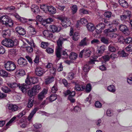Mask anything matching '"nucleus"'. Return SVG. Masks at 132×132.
<instances>
[{"instance_id": "f8f14e48", "label": "nucleus", "mask_w": 132, "mask_h": 132, "mask_svg": "<svg viewBox=\"0 0 132 132\" xmlns=\"http://www.w3.org/2000/svg\"><path fill=\"white\" fill-rule=\"evenodd\" d=\"M119 29L126 35L127 36L130 34V32L126 25H120Z\"/></svg>"}, {"instance_id": "f257e3e1", "label": "nucleus", "mask_w": 132, "mask_h": 132, "mask_svg": "<svg viewBox=\"0 0 132 132\" xmlns=\"http://www.w3.org/2000/svg\"><path fill=\"white\" fill-rule=\"evenodd\" d=\"M18 40L15 39L13 40L8 38H5L2 42V44L4 46L9 48H12L18 45Z\"/></svg>"}, {"instance_id": "c756f323", "label": "nucleus", "mask_w": 132, "mask_h": 132, "mask_svg": "<svg viewBox=\"0 0 132 132\" xmlns=\"http://www.w3.org/2000/svg\"><path fill=\"white\" fill-rule=\"evenodd\" d=\"M119 3L122 7L125 8L128 7V4L125 0H119Z\"/></svg>"}, {"instance_id": "4be33fe9", "label": "nucleus", "mask_w": 132, "mask_h": 132, "mask_svg": "<svg viewBox=\"0 0 132 132\" xmlns=\"http://www.w3.org/2000/svg\"><path fill=\"white\" fill-rule=\"evenodd\" d=\"M88 40L85 37L82 40L79 44V45L80 46H87L89 44L87 42Z\"/></svg>"}, {"instance_id": "3c124183", "label": "nucleus", "mask_w": 132, "mask_h": 132, "mask_svg": "<svg viewBox=\"0 0 132 132\" xmlns=\"http://www.w3.org/2000/svg\"><path fill=\"white\" fill-rule=\"evenodd\" d=\"M108 49L111 52H114L116 51L115 47L113 45H110L108 47Z\"/></svg>"}, {"instance_id": "338daca9", "label": "nucleus", "mask_w": 132, "mask_h": 132, "mask_svg": "<svg viewBox=\"0 0 132 132\" xmlns=\"http://www.w3.org/2000/svg\"><path fill=\"white\" fill-rule=\"evenodd\" d=\"M125 39L123 37L121 36L118 39V41L121 43H123L125 42Z\"/></svg>"}, {"instance_id": "79ce46f5", "label": "nucleus", "mask_w": 132, "mask_h": 132, "mask_svg": "<svg viewBox=\"0 0 132 132\" xmlns=\"http://www.w3.org/2000/svg\"><path fill=\"white\" fill-rule=\"evenodd\" d=\"M79 37V34L77 32H76L73 35L72 37V39L74 41H76L78 40Z\"/></svg>"}, {"instance_id": "b1692460", "label": "nucleus", "mask_w": 132, "mask_h": 132, "mask_svg": "<svg viewBox=\"0 0 132 132\" xmlns=\"http://www.w3.org/2000/svg\"><path fill=\"white\" fill-rule=\"evenodd\" d=\"M39 109V108L38 107H35L34 109L28 117V119L29 120H30L31 119Z\"/></svg>"}, {"instance_id": "a211bd4d", "label": "nucleus", "mask_w": 132, "mask_h": 132, "mask_svg": "<svg viewBox=\"0 0 132 132\" xmlns=\"http://www.w3.org/2000/svg\"><path fill=\"white\" fill-rule=\"evenodd\" d=\"M8 108L12 111H15L18 110V106L15 104H8Z\"/></svg>"}, {"instance_id": "2eb2a0df", "label": "nucleus", "mask_w": 132, "mask_h": 132, "mask_svg": "<svg viewBox=\"0 0 132 132\" xmlns=\"http://www.w3.org/2000/svg\"><path fill=\"white\" fill-rule=\"evenodd\" d=\"M16 31L20 35H23L26 33V31L23 28L19 27H17L15 29Z\"/></svg>"}, {"instance_id": "ea45409f", "label": "nucleus", "mask_w": 132, "mask_h": 132, "mask_svg": "<svg viewBox=\"0 0 132 132\" xmlns=\"http://www.w3.org/2000/svg\"><path fill=\"white\" fill-rule=\"evenodd\" d=\"M34 100V98H29L27 106L28 108H31L33 105Z\"/></svg>"}, {"instance_id": "f3484780", "label": "nucleus", "mask_w": 132, "mask_h": 132, "mask_svg": "<svg viewBox=\"0 0 132 132\" xmlns=\"http://www.w3.org/2000/svg\"><path fill=\"white\" fill-rule=\"evenodd\" d=\"M44 35L46 37L52 38L53 37V33L52 32L48 30H45L43 32Z\"/></svg>"}, {"instance_id": "5fc2aeb1", "label": "nucleus", "mask_w": 132, "mask_h": 132, "mask_svg": "<svg viewBox=\"0 0 132 132\" xmlns=\"http://www.w3.org/2000/svg\"><path fill=\"white\" fill-rule=\"evenodd\" d=\"M67 52H68V51L67 50L63 51L62 55L63 56V57L64 58L67 59L68 57V55Z\"/></svg>"}, {"instance_id": "473e14b6", "label": "nucleus", "mask_w": 132, "mask_h": 132, "mask_svg": "<svg viewBox=\"0 0 132 132\" xmlns=\"http://www.w3.org/2000/svg\"><path fill=\"white\" fill-rule=\"evenodd\" d=\"M28 31L29 32L32 33V34L34 35L36 33L34 28L32 25H30L28 28Z\"/></svg>"}, {"instance_id": "680f3d73", "label": "nucleus", "mask_w": 132, "mask_h": 132, "mask_svg": "<svg viewBox=\"0 0 132 132\" xmlns=\"http://www.w3.org/2000/svg\"><path fill=\"white\" fill-rule=\"evenodd\" d=\"M127 52L131 51H132V44H130L126 48Z\"/></svg>"}, {"instance_id": "1a4fd4ad", "label": "nucleus", "mask_w": 132, "mask_h": 132, "mask_svg": "<svg viewBox=\"0 0 132 132\" xmlns=\"http://www.w3.org/2000/svg\"><path fill=\"white\" fill-rule=\"evenodd\" d=\"M63 36L60 35L59 38L57 42V48L62 49L63 47L62 45L63 43V41L67 40V39L63 38Z\"/></svg>"}, {"instance_id": "cd10ccee", "label": "nucleus", "mask_w": 132, "mask_h": 132, "mask_svg": "<svg viewBox=\"0 0 132 132\" xmlns=\"http://www.w3.org/2000/svg\"><path fill=\"white\" fill-rule=\"evenodd\" d=\"M31 10L32 12L35 13H38L40 11L39 7L36 5H32V6Z\"/></svg>"}, {"instance_id": "09e8293b", "label": "nucleus", "mask_w": 132, "mask_h": 132, "mask_svg": "<svg viewBox=\"0 0 132 132\" xmlns=\"http://www.w3.org/2000/svg\"><path fill=\"white\" fill-rule=\"evenodd\" d=\"M36 20L39 23V24L40 23L42 25V23H43V21L44 20L42 17L39 15H38L36 16Z\"/></svg>"}, {"instance_id": "7ed1b4c3", "label": "nucleus", "mask_w": 132, "mask_h": 132, "mask_svg": "<svg viewBox=\"0 0 132 132\" xmlns=\"http://www.w3.org/2000/svg\"><path fill=\"white\" fill-rule=\"evenodd\" d=\"M14 24L13 21L7 16L0 15V24L13 25Z\"/></svg>"}, {"instance_id": "e433bc0d", "label": "nucleus", "mask_w": 132, "mask_h": 132, "mask_svg": "<svg viewBox=\"0 0 132 132\" xmlns=\"http://www.w3.org/2000/svg\"><path fill=\"white\" fill-rule=\"evenodd\" d=\"M8 73L6 71L3 70H0V76L4 77L8 76Z\"/></svg>"}, {"instance_id": "4468645a", "label": "nucleus", "mask_w": 132, "mask_h": 132, "mask_svg": "<svg viewBox=\"0 0 132 132\" xmlns=\"http://www.w3.org/2000/svg\"><path fill=\"white\" fill-rule=\"evenodd\" d=\"M50 30L53 32H58L61 29L60 27L58 25H50Z\"/></svg>"}, {"instance_id": "c03bdc74", "label": "nucleus", "mask_w": 132, "mask_h": 132, "mask_svg": "<svg viewBox=\"0 0 132 132\" xmlns=\"http://www.w3.org/2000/svg\"><path fill=\"white\" fill-rule=\"evenodd\" d=\"M57 98L56 95L53 94L51 95L49 98V100L51 102L55 100Z\"/></svg>"}, {"instance_id": "58836bf2", "label": "nucleus", "mask_w": 132, "mask_h": 132, "mask_svg": "<svg viewBox=\"0 0 132 132\" xmlns=\"http://www.w3.org/2000/svg\"><path fill=\"white\" fill-rule=\"evenodd\" d=\"M77 57V54L74 53H71L69 56V58L71 60H74Z\"/></svg>"}, {"instance_id": "412c9836", "label": "nucleus", "mask_w": 132, "mask_h": 132, "mask_svg": "<svg viewBox=\"0 0 132 132\" xmlns=\"http://www.w3.org/2000/svg\"><path fill=\"white\" fill-rule=\"evenodd\" d=\"M85 24V25H88L87 20L84 18H82L80 20H78L77 22V25H80Z\"/></svg>"}, {"instance_id": "69168bd1", "label": "nucleus", "mask_w": 132, "mask_h": 132, "mask_svg": "<svg viewBox=\"0 0 132 132\" xmlns=\"http://www.w3.org/2000/svg\"><path fill=\"white\" fill-rule=\"evenodd\" d=\"M50 73L53 75H54L55 73V72L56 71V69L53 67L49 69Z\"/></svg>"}, {"instance_id": "f03ea898", "label": "nucleus", "mask_w": 132, "mask_h": 132, "mask_svg": "<svg viewBox=\"0 0 132 132\" xmlns=\"http://www.w3.org/2000/svg\"><path fill=\"white\" fill-rule=\"evenodd\" d=\"M7 84L11 88H16L18 87L19 89L23 93L26 92L27 89L29 88L25 84H18L15 82L11 83H9Z\"/></svg>"}, {"instance_id": "39448f33", "label": "nucleus", "mask_w": 132, "mask_h": 132, "mask_svg": "<svg viewBox=\"0 0 132 132\" xmlns=\"http://www.w3.org/2000/svg\"><path fill=\"white\" fill-rule=\"evenodd\" d=\"M114 29H113V26H111L109 29H105L104 31L105 35L106 36L113 38V33L112 32L117 30V28L114 26Z\"/></svg>"}, {"instance_id": "864d4df0", "label": "nucleus", "mask_w": 132, "mask_h": 132, "mask_svg": "<svg viewBox=\"0 0 132 132\" xmlns=\"http://www.w3.org/2000/svg\"><path fill=\"white\" fill-rule=\"evenodd\" d=\"M57 89V85L55 84L51 89V92L53 93H55Z\"/></svg>"}, {"instance_id": "8fccbe9b", "label": "nucleus", "mask_w": 132, "mask_h": 132, "mask_svg": "<svg viewBox=\"0 0 132 132\" xmlns=\"http://www.w3.org/2000/svg\"><path fill=\"white\" fill-rule=\"evenodd\" d=\"M77 7L76 5H73L72 7L71 10L72 14H74L77 11Z\"/></svg>"}, {"instance_id": "9b49d317", "label": "nucleus", "mask_w": 132, "mask_h": 132, "mask_svg": "<svg viewBox=\"0 0 132 132\" xmlns=\"http://www.w3.org/2000/svg\"><path fill=\"white\" fill-rule=\"evenodd\" d=\"M95 61L94 60H91L84 66L83 70L84 72H88L90 69V66H89V65L94 64Z\"/></svg>"}, {"instance_id": "bf43d9fd", "label": "nucleus", "mask_w": 132, "mask_h": 132, "mask_svg": "<svg viewBox=\"0 0 132 132\" xmlns=\"http://www.w3.org/2000/svg\"><path fill=\"white\" fill-rule=\"evenodd\" d=\"M62 49L59 48H57L56 52V55L57 57H60L61 56V51Z\"/></svg>"}, {"instance_id": "dca6fc26", "label": "nucleus", "mask_w": 132, "mask_h": 132, "mask_svg": "<svg viewBox=\"0 0 132 132\" xmlns=\"http://www.w3.org/2000/svg\"><path fill=\"white\" fill-rule=\"evenodd\" d=\"M47 90L45 89H44L38 95V98L39 100H42L44 97L47 94Z\"/></svg>"}, {"instance_id": "5701e85b", "label": "nucleus", "mask_w": 132, "mask_h": 132, "mask_svg": "<svg viewBox=\"0 0 132 132\" xmlns=\"http://www.w3.org/2000/svg\"><path fill=\"white\" fill-rule=\"evenodd\" d=\"M84 52V56L87 58L90 56L91 52L89 48H85L83 50Z\"/></svg>"}, {"instance_id": "7c9ffc66", "label": "nucleus", "mask_w": 132, "mask_h": 132, "mask_svg": "<svg viewBox=\"0 0 132 132\" xmlns=\"http://www.w3.org/2000/svg\"><path fill=\"white\" fill-rule=\"evenodd\" d=\"M28 94L29 96V98H34V96H33L35 95L36 93L34 92V91L31 88L28 91Z\"/></svg>"}, {"instance_id": "49530a36", "label": "nucleus", "mask_w": 132, "mask_h": 132, "mask_svg": "<svg viewBox=\"0 0 132 132\" xmlns=\"http://www.w3.org/2000/svg\"><path fill=\"white\" fill-rule=\"evenodd\" d=\"M16 118V117H13L6 124V126L7 127H8L9 126H10L12 125V122L14 121Z\"/></svg>"}, {"instance_id": "6e6552de", "label": "nucleus", "mask_w": 132, "mask_h": 132, "mask_svg": "<svg viewBox=\"0 0 132 132\" xmlns=\"http://www.w3.org/2000/svg\"><path fill=\"white\" fill-rule=\"evenodd\" d=\"M46 71L43 68L39 66H37L36 68L35 72L36 75L39 76H41Z\"/></svg>"}, {"instance_id": "37998d69", "label": "nucleus", "mask_w": 132, "mask_h": 132, "mask_svg": "<svg viewBox=\"0 0 132 132\" xmlns=\"http://www.w3.org/2000/svg\"><path fill=\"white\" fill-rule=\"evenodd\" d=\"M1 88L3 92L6 93H8L11 91L10 89L5 86H3Z\"/></svg>"}, {"instance_id": "423d86ee", "label": "nucleus", "mask_w": 132, "mask_h": 132, "mask_svg": "<svg viewBox=\"0 0 132 132\" xmlns=\"http://www.w3.org/2000/svg\"><path fill=\"white\" fill-rule=\"evenodd\" d=\"M64 94L65 96L69 95L68 98L71 102L73 103L75 102V99L72 98L75 94V92L74 91L71 92L70 90H67L64 92Z\"/></svg>"}, {"instance_id": "603ef678", "label": "nucleus", "mask_w": 132, "mask_h": 132, "mask_svg": "<svg viewBox=\"0 0 132 132\" xmlns=\"http://www.w3.org/2000/svg\"><path fill=\"white\" fill-rule=\"evenodd\" d=\"M16 73L17 74L19 75L20 76H23L24 75L25 73V72L23 70L20 69L16 71Z\"/></svg>"}, {"instance_id": "9d476101", "label": "nucleus", "mask_w": 132, "mask_h": 132, "mask_svg": "<svg viewBox=\"0 0 132 132\" xmlns=\"http://www.w3.org/2000/svg\"><path fill=\"white\" fill-rule=\"evenodd\" d=\"M38 80L37 78L35 77H30L27 78L25 82L28 85L35 84L37 82Z\"/></svg>"}, {"instance_id": "e2e57ef3", "label": "nucleus", "mask_w": 132, "mask_h": 132, "mask_svg": "<svg viewBox=\"0 0 132 132\" xmlns=\"http://www.w3.org/2000/svg\"><path fill=\"white\" fill-rule=\"evenodd\" d=\"M101 41L104 43L108 44L109 43L108 40L104 37H102L101 38Z\"/></svg>"}, {"instance_id": "bb28decb", "label": "nucleus", "mask_w": 132, "mask_h": 132, "mask_svg": "<svg viewBox=\"0 0 132 132\" xmlns=\"http://www.w3.org/2000/svg\"><path fill=\"white\" fill-rule=\"evenodd\" d=\"M54 80V78L53 77H45V81L46 84H47L52 82Z\"/></svg>"}, {"instance_id": "6ab92c4d", "label": "nucleus", "mask_w": 132, "mask_h": 132, "mask_svg": "<svg viewBox=\"0 0 132 132\" xmlns=\"http://www.w3.org/2000/svg\"><path fill=\"white\" fill-rule=\"evenodd\" d=\"M98 48L97 53L98 55L100 56L104 52L105 50V46L104 45H103L100 46Z\"/></svg>"}, {"instance_id": "774afa93", "label": "nucleus", "mask_w": 132, "mask_h": 132, "mask_svg": "<svg viewBox=\"0 0 132 132\" xmlns=\"http://www.w3.org/2000/svg\"><path fill=\"white\" fill-rule=\"evenodd\" d=\"M104 60L105 62L108 61L110 59V57L108 55H105L102 57Z\"/></svg>"}, {"instance_id": "2f4dec72", "label": "nucleus", "mask_w": 132, "mask_h": 132, "mask_svg": "<svg viewBox=\"0 0 132 132\" xmlns=\"http://www.w3.org/2000/svg\"><path fill=\"white\" fill-rule=\"evenodd\" d=\"M103 15L106 19H109L112 16V13L111 12L107 11L104 12Z\"/></svg>"}, {"instance_id": "a18cd8bd", "label": "nucleus", "mask_w": 132, "mask_h": 132, "mask_svg": "<svg viewBox=\"0 0 132 132\" xmlns=\"http://www.w3.org/2000/svg\"><path fill=\"white\" fill-rule=\"evenodd\" d=\"M49 45V43L47 42H42L41 44V47L44 49L46 48Z\"/></svg>"}, {"instance_id": "13d9d810", "label": "nucleus", "mask_w": 132, "mask_h": 132, "mask_svg": "<svg viewBox=\"0 0 132 132\" xmlns=\"http://www.w3.org/2000/svg\"><path fill=\"white\" fill-rule=\"evenodd\" d=\"M26 113V111L23 110L21 112L19 113L17 115V117L18 118H20L22 117L23 116L25 115Z\"/></svg>"}, {"instance_id": "a19ab883", "label": "nucleus", "mask_w": 132, "mask_h": 132, "mask_svg": "<svg viewBox=\"0 0 132 132\" xmlns=\"http://www.w3.org/2000/svg\"><path fill=\"white\" fill-rule=\"evenodd\" d=\"M31 24L38 25L39 24V23L35 20L32 19H28V24Z\"/></svg>"}, {"instance_id": "aec40b11", "label": "nucleus", "mask_w": 132, "mask_h": 132, "mask_svg": "<svg viewBox=\"0 0 132 132\" xmlns=\"http://www.w3.org/2000/svg\"><path fill=\"white\" fill-rule=\"evenodd\" d=\"M2 35L3 37L5 38H8L10 35V30L9 29L4 30L2 32Z\"/></svg>"}, {"instance_id": "0eeeda50", "label": "nucleus", "mask_w": 132, "mask_h": 132, "mask_svg": "<svg viewBox=\"0 0 132 132\" xmlns=\"http://www.w3.org/2000/svg\"><path fill=\"white\" fill-rule=\"evenodd\" d=\"M100 25H96L95 27L94 25H87V28L88 31H92L96 29L97 30H98L99 31V32L101 31L102 29H103L104 27H101L100 26Z\"/></svg>"}, {"instance_id": "a878e982", "label": "nucleus", "mask_w": 132, "mask_h": 132, "mask_svg": "<svg viewBox=\"0 0 132 132\" xmlns=\"http://www.w3.org/2000/svg\"><path fill=\"white\" fill-rule=\"evenodd\" d=\"M58 18L61 20L63 23L64 24V23H65L66 24H68V23H70L68 21V18L65 17L64 16L62 15L59 16Z\"/></svg>"}, {"instance_id": "72a5a7b5", "label": "nucleus", "mask_w": 132, "mask_h": 132, "mask_svg": "<svg viewBox=\"0 0 132 132\" xmlns=\"http://www.w3.org/2000/svg\"><path fill=\"white\" fill-rule=\"evenodd\" d=\"M48 11L51 14H54L56 12L55 9L52 6H49L48 8Z\"/></svg>"}, {"instance_id": "f704fd0d", "label": "nucleus", "mask_w": 132, "mask_h": 132, "mask_svg": "<svg viewBox=\"0 0 132 132\" xmlns=\"http://www.w3.org/2000/svg\"><path fill=\"white\" fill-rule=\"evenodd\" d=\"M108 90L109 92L114 93L116 91L115 87L113 85H110L108 87Z\"/></svg>"}, {"instance_id": "ddd939ff", "label": "nucleus", "mask_w": 132, "mask_h": 132, "mask_svg": "<svg viewBox=\"0 0 132 132\" xmlns=\"http://www.w3.org/2000/svg\"><path fill=\"white\" fill-rule=\"evenodd\" d=\"M18 63L21 67L25 66L27 64L26 60L22 57H20L18 59Z\"/></svg>"}, {"instance_id": "c85d7f7f", "label": "nucleus", "mask_w": 132, "mask_h": 132, "mask_svg": "<svg viewBox=\"0 0 132 132\" xmlns=\"http://www.w3.org/2000/svg\"><path fill=\"white\" fill-rule=\"evenodd\" d=\"M53 19L51 18L44 20L43 21L42 25H45L46 24H51V23L53 21Z\"/></svg>"}, {"instance_id": "6e6d98bb", "label": "nucleus", "mask_w": 132, "mask_h": 132, "mask_svg": "<svg viewBox=\"0 0 132 132\" xmlns=\"http://www.w3.org/2000/svg\"><path fill=\"white\" fill-rule=\"evenodd\" d=\"M131 14V12L128 11H125L123 14L126 16L129 19V17L130 15Z\"/></svg>"}, {"instance_id": "0e129e2a", "label": "nucleus", "mask_w": 132, "mask_h": 132, "mask_svg": "<svg viewBox=\"0 0 132 132\" xmlns=\"http://www.w3.org/2000/svg\"><path fill=\"white\" fill-rule=\"evenodd\" d=\"M46 51L49 54H51L54 52L53 50L51 48L48 47L47 48L46 50Z\"/></svg>"}, {"instance_id": "393cba45", "label": "nucleus", "mask_w": 132, "mask_h": 132, "mask_svg": "<svg viewBox=\"0 0 132 132\" xmlns=\"http://www.w3.org/2000/svg\"><path fill=\"white\" fill-rule=\"evenodd\" d=\"M75 89L77 91H82L84 90L85 86L82 85H77L75 84Z\"/></svg>"}, {"instance_id": "4c0bfd02", "label": "nucleus", "mask_w": 132, "mask_h": 132, "mask_svg": "<svg viewBox=\"0 0 132 132\" xmlns=\"http://www.w3.org/2000/svg\"><path fill=\"white\" fill-rule=\"evenodd\" d=\"M79 14L81 15L88 14V11L87 10L84 8L80 9L79 10Z\"/></svg>"}, {"instance_id": "c9c22d12", "label": "nucleus", "mask_w": 132, "mask_h": 132, "mask_svg": "<svg viewBox=\"0 0 132 132\" xmlns=\"http://www.w3.org/2000/svg\"><path fill=\"white\" fill-rule=\"evenodd\" d=\"M32 88L34 91V92L36 94V93L39 92V91L41 88V87L39 85H35Z\"/></svg>"}, {"instance_id": "052dcab7", "label": "nucleus", "mask_w": 132, "mask_h": 132, "mask_svg": "<svg viewBox=\"0 0 132 132\" xmlns=\"http://www.w3.org/2000/svg\"><path fill=\"white\" fill-rule=\"evenodd\" d=\"M125 42L126 43L129 44L132 42V38L130 37L127 38L125 39Z\"/></svg>"}, {"instance_id": "4d7b16f0", "label": "nucleus", "mask_w": 132, "mask_h": 132, "mask_svg": "<svg viewBox=\"0 0 132 132\" xmlns=\"http://www.w3.org/2000/svg\"><path fill=\"white\" fill-rule=\"evenodd\" d=\"M74 77V74L72 73H69L68 74L67 77L69 80L72 79Z\"/></svg>"}, {"instance_id": "20e7f679", "label": "nucleus", "mask_w": 132, "mask_h": 132, "mask_svg": "<svg viewBox=\"0 0 132 132\" xmlns=\"http://www.w3.org/2000/svg\"><path fill=\"white\" fill-rule=\"evenodd\" d=\"M4 67L7 70L11 71L14 70L15 69L16 66L14 62L9 61L4 64Z\"/></svg>"}, {"instance_id": "de8ad7c7", "label": "nucleus", "mask_w": 132, "mask_h": 132, "mask_svg": "<svg viewBox=\"0 0 132 132\" xmlns=\"http://www.w3.org/2000/svg\"><path fill=\"white\" fill-rule=\"evenodd\" d=\"M92 86L90 84H88L86 87L85 90L87 93L89 92L91 90Z\"/></svg>"}]
</instances>
